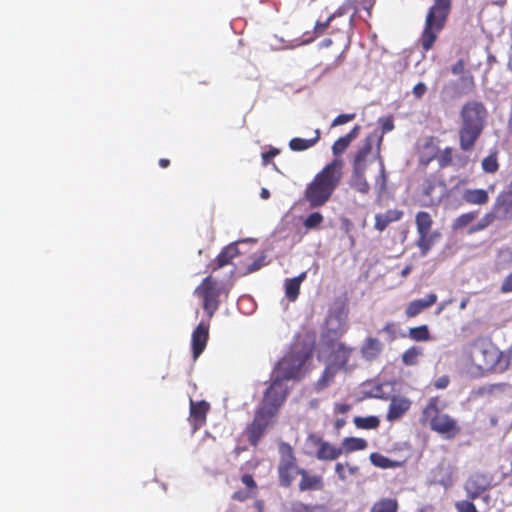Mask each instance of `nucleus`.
Here are the masks:
<instances>
[{
	"mask_svg": "<svg viewBox=\"0 0 512 512\" xmlns=\"http://www.w3.org/2000/svg\"><path fill=\"white\" fill-rule=\"evenodd\" d=\"M310 355L311 351L309 349L299 350L295 347L278 363L273 372V382L267 389L262 406L258 410L253 423L247 431L248 440L252 445H256L258 443L264 431L272 423V419L284 402L288 391V386L285 381L298 379L305 374L308 361L310 360Z\"/></svg>",
	"mask_w": 512,
	"mask_h": 512,
	"instance_id": "nucleus-1",
	"label": "nucleus"
},
{
	"mask_svg": "<svg viewBox=\"0 0 512 512\" xmlns=\"http://www.w3.org/2000/svg\"><path fill=\"white\" fill-rule=\"evenodd\" d=\"M382 135L377 133L369 134L362 147L357 151L353 161V171L355 173H363L371 168L373 164L377 166V174L374 177V186L378 191L386 188V170L383 158L381 157Z\"/></svg>",
	"mask_w": 512,
	"mask_h": 512,
	"instance_id": "nucleus-2",
	"label": "nucleus"
},
{
	"mask_svg": "<svg viewBox=\"0 0 512 512\" xmlns=\"http://www.w3.org/2000/svg\"><path fill=\"white\" fill-rule=\"evenodd\" d=\"M342 166L340 159H334L307 185L305 198L311 207H320L329 200L341 180Z\"/></svg>",
	"mask_w": 512,
	"mask_h": 512,
	"instance_id": "nucleus-3",
	"label": "nucleus"
},
{
	"mask_svg": "<svg viewBox=\"0 0 512 512\" xmlns=\"http://www.w3.org/2000/svg\"><path fill=\"white\" fill-rule=\"evenodd\" d=\"M486 116V109L481 103L469 102L463 106L460 129V145L463 150L472 149L483 130Z\"/></svg>",
	"mask_w": 512,
	"mask_h": 512,
	"instance_id": "nucleus-4",
	"label": "nucleus"
},
{
	"mask_svg": "<svg viewBox=\"0 0 512 512\" xmlns=\"http://www.w3.org/2000/svg\"><path fill=\"white\" fill-rule=\"evenodd\" d=\"M353 351V348L347 347L340 342H333L322 346L319 358L327 359L323 376L317 383L318 390L326 387L336 372L340 370L346 371L349 368V359Z\"/></svg>",
	"mask_w": 512,
	"mask_h": 512,
	"instance_id": "nucleus-5",
	"label": "nucleus"
},
{
	"mask_svg": "<svg viewBox=\"0 0 512 512\" xmlns=\"http://www.w3.org/2000/svg\"><path fill=\"white\" fill-rule=\"evenodd\" d=\"M450 5V0H435L430 8L426 16L425 28L421 39L424 50L427 51L432 47L438 33L443 29L450 11Z\"/></svg>",
	"mask_w": 512,
	"mask_h": 512,
	"instance_id": "nucleus-6",
	"label": "nucleus"
},
{
	"mask_svg": "<svg viewBox=\"0 0 512 512\" xmlns=\"http://www.w3.org/2000/svg\"><path fill=\"white\" fill-rule=\"evenodd\" d=\"M423 418L429 422L430 428L446 438L455 436L459 429L454 419L445 413H440L437 407V399H430L423 410Z\"/></svg>",
	"mask_w": 512,
	"mask_h": 512,
	"instance_id": "nucleus-7",
	"label": "nucleus"
},
{
	"mask_svg": "<svg viewBox=\"0 0 512 512\" xmlns=\"http://www.w3.org/2000/svg\"><path fill=\"white\" fill-rule=\"evenodd\" d=\"M280 461L278 465L279 480L281 485L289 486L297 475L303 471L296 464V458L292 448L286 443L279 445Z\"/></svg>",
	"mask_w": 512,
	"mask_h": 512,
	"instance_id": "nucleus-8",
	"label": "nucleus"
},
{
	"mask_svg": "<svg viewBox=\"0 0 512 512\" xmlns=\"http://www.w3.org/2000/svg\"><path fill=\"white\" fill-rule=\"evenodd\" d=\"M346 316L341 311L329 313L321 334L322 346L337 342L336 340L346 331Z\"/></svg>",
	"mask_w": 512,
	"mask_h": 512,
	"instance_id": "nucleus-9",
	"label": "nucleus"
},
{
	"mask_svg": "<svg viewBox=\"0 0 512 512\" xmlns=\"http://www.w3.org/2000/svg\"><path fill=\"white\" fill-rule=\"evenodd\" d=\"M220 293V285L210 276L205 278L202 284L195 289V294L203 298V306L209 317H212L218 308Z\"/></svg>",
	"mask_w": 512,
	"mask_h": 512,
	"instance_id": "nucleus-10",
	"label": "nucleus"
},
{
	"mask_svg": "<svg viewBox=\"0 0 512 512\" xmlns=\"http://www.w3.org/2000/svg\"><path fill=\"white\" fill-rule=\"evenodd\" d=\"M491 486V479L485 474H472L464 484L466 496L470 500L480 497Z\"/></svg>",
	"mask_w": 512,
	"mask_h": 512,
	"instance_id": "nucleus-11",
	"label": "nucleus"
},
{
	"mask_svg": "<svg viewBox=\"0 0 512 512\" xmlns=\"http://www.w3.org/2000/svg\"><path fill=\"white\" fill-rule=\"evenodd\" d=\"M474 363L482 369L493 368L499 359V351L492 345L476 347L472 352Z\"/></svg>",
	"mask_w": 512,
	"mask_h": 512,
	"instance_id": "nucleus-12",
	"label": "nucleus"
},
{
	"mask_svg": "<svg viewBox=\"0 0 512 512\" xmlns=\"http://www.w3.org/2000/svg\"><path fill=\"white\" fill-rule=\"evenodd\" d=\"M209 337V326L203 322L199 323L192 333V354L196 360L204 351Z\"/></svg>",
	"mask_w": 512,
	"mask_h": 512,
	"instance_id": "nucleus-13",
	"label": "nucleus"
},
{
	"mask_svg": "<svg viewBox=\"0 0 512 512\" xmlns=\"http://www.w3.org/2000/svg\"><path fill=\"white\" fill-rule=\"evenodd\" d=\"M411 406V401L403 396H393L390 401L387 413L388 421H395L401 418Z\"/></svg>",
	"mask_w": 512,
	"mask_h": 512,
	"instance_id": "nucleus-14",
	"label": "nucleus"
},
{
	"mask_svg": "<svg viewBox=\"0 0 512 512\" xmlns=\"http://www.w3.org/2000/svg\"><path fill=\"white\" fill-rule=\"evenodd\" d=\"M489 191H494V185L489 186L488 190L467 188L462 192V199L467 204L471 205H485L489 200Z\"/></svg>",
	"mask_w": 512,
	"mask_h": 512,
	"instance_id": "nucleus-15",
	"label": "nucleus"
},
{
	"mask_svg": "<svg viewBox=\"0 0 512 512\" xmlns=\"http://www.w3.org/2000/svg\"><path fill=\"white\" fill-rule=\"evenodd\" d=\"M383 348L384 345L379 339L367 337L360 348V353L365 360L371 361L381 354Z\"/></svg>",
	"mask_w": 512,
	"mask_h": 512,
	"instance_id": "nucleus-16",
	"label": "nucleus"
},
{
	"mask_svg": "<svg viewBox=\"0 0 512 512\" xmlns=\"http://www.w3.org/2000/svg\"><path fill=\"white\" fill-rule=\"evenodd\" d=\"M251 241L252 240L239 241L225 247L217 258V268L229 264L233 258L242 253L239 246L245 245Z\"/></svg>",
	"mask_w": 512,
	"mask_h": 512,
	"instance_id": "nucleus-17",
	"label": "nucleus"
},
{
	"mask_svg": "<svg viewBox=\"0 0 512 512\" xmlns=\"http://www.w3.org/2000/svg\"><path fill=\"white\" fill-rule=\"evenodd\" d=\"M437 300V295L430 293L422 299H417L409 303L406 308V314L409 317H415L424 309L432 306Z\"/></svg>",
	"mask_w": 512,
	"mask_h": 512,
	"instance_id": "nucleus-18",
	"label": "nucleus"
},
{
	"mask_svg": "<svg viewBox=\"0 0 512 512\" xmlns=\"http://www.w3.org/2000/svg\"><path fill=\"white\" fill-rule=\"evenodd\" d=\"M335 473L340 481L350 483L359 473V467L348 462L337 463L335 465Z\"/></svg>",
	"mask_w": 512,
	"mask_h": 512,
	"instance_id": "nucleus-19",
	"label": "nucleus"
},
{
	"mask_svg": "<svg viewBox=\"0 0 512 512\" xmlns=\"http://www.w3.org/2000/svg\"><path fill=\"white\" fill-rule=\"evenodd\" d=\"M342 454V448L336 447L329 442L323 441L316 452V457L321 461H332Z\"/></svg>",
	"mask_w": 512,
	"mask_h": 512,
	"instance_id": "nucleus-20",
	"label": "nucleus"
},
{
	"mask_svg": "<svg viewBox=\"0 0 512 512\" xmlns=\"http://www.w3.org/2000/svg\"><path fill=\"white\" fill-rule=\"evenodd\" d=\"M417 247L421 251V256H426L434 244L440 239L441 234L438 231L418 234Z\"/></svg>",
	"mask_w": 512,
	"mask_h": 512,
	"instance_id": "nucleus-21",
	"label": "nucleus"
},
{
	"mask_svg": "<svg viewBox=\"0 0 512 512\" xmlns=\"http://www.w3.org/2000/svg\"><path fill=\"white\" fill-rule=\"evenodd\" d=\"M209 409V405L205 401L194 402L190 400V414L193 419L195 428L201 425L206 418V413Z\"/></svg>",
	"mask_w": 512,
	"mask_h": 512,
	"instance_id": "nucleus-22",
	"label": "nucleus"
},
{
	"mask_svg": "<svg viewBox=\"0 0 512 512\" xmlns=\"http://www.w3.org/2000/svg\"><path fill=\"white\" fill-rule=\"evenodd\" d=\"M403 213L399 210H388L383 214L375 216V228L383 231L390 223L398 221Z\"/></svg>",
	"mask_w": 512,
	"mask_h": 512,
	"instance_id": "nucleus-23",
	"label": "nucleus"
},
{
	"mask_svg": "<svg viewBox=\"0 0 512 512\" xmlns=\"http://www.w3.org/2000/svg\"><path fill=\"white\" fill-rule=\"evenodd\" d=\"M315 136L311 139H303V138H292L289 142V148L292 151H304L311 147H313L319 140L320 131L316 129L314 131Z\"/></svg>",
	"mask_w": 512,
	"mask_h": 512,
	"instance_id": "nucleus-24",
	"label": "nucleus"
},
{
	"mask_svg": "<svg viewBox=\"0 0 512 512\" xmlns=\"http://www.w3.org/2000/svg\"><path fill=\"white\" fill-rule=\"evenodd\" d=\"M305 277H306V273L304 272L297 277L286 280L285 293H286V296L290 300L294 301L297 298L299 289H300V285H301L302 281L305 279Z\"/></svg>",
	"mask_w": 512,
	"mask_h": 512,
	"instance_id": "nucleus-25",
	"label": "nucleus"
},
{
	"mask_svg": "<svg viewBox=\"0 0 512 512\" xmlns=\"http://www.w3.org/2000/svg\"><path fill=\"white\" fill-rule=\"evenodd\" d=\"M398 511V502L393 498H382L376 501L370 512H397Z\"/></svg>",
	"mask_w": 512,
	"mask_h": 512,
	"instance_id": "nucleus-26",
	"label": "nucleus"
},
{
	"mask_svg": "<svg viewBox=\"0 0 512 512\" xmlns=\"http://www.w3.org/2000/svg\"><path fill=\"white\" fill-rule=\"evenodd\" d=\"M416 227H417V233L423 234V233H430L431 227L433 224L431 216L424 211H421L417 213L416 215Z\"/></svg>",
	"mask_w": 512,
	"mask_h": 512,
	"instance_id": "nucleus-27",
	"label": "nucleus"
},
{
	"mask_svg": "<svg viewBox=\"0 0 512 512\" xmlns=\"http://www.w3.org/2000/svg\"><path fill=\"white\" fill-rule=\"evenodd\" d=\"M351 186L358 192L362 194H367L370 190L369 183L366 180V175L363 173H355L353 171L352 177H351Z\"/></svg>",
	"mask_w": 512,
	"mask_h": 512,
	"instance_id": "nucleus-28",
	"label": "nucleus"
},
{
	"mask_svg": "<svg viewBox=\"0 0 512 512\" xmlns=\"http://www.w3.org/2000/svg\"><path fill=\"white\" fill-rule=\"evenodd\" d=\"M367 447V442L362 438H345L342 442V452H352L357 450H364Z\"/></svg>",
	"mask_w": 512,
	"mask_h": 512,
	"instance_id": "nucleus-29",
	"label": "nucleus"
},
{
	"mask_svg": "<svg viewBox=\"0 0 512 512\" xmlns=\"http://www.w3.org/2000/svg\"><path fill=\"white\" fill-rule=\"evenodd\" d=\"M481 167L485 173H495L499 168L497 152L494 151L485 157L481 162Z\"/></svg>",
	"mask_w": 512,
	"mask_h": 512,
	"instance_id": "nucleus-30",
	"label": "nucleus"
},
{
	"mask_svg": "<svg viewBox=\"0 0 512 512\" xmlns=\"http://www.w3.org/2000/svg\"><path fill=\"white\" fill-rule=\"evenodd\" d=\"M302 476L299 487L302 491L308 489H316L321 479L318 476H310L304 470L300 474Z\"/></svg>",
	"mask_w": 512,
	"mask_h": 512,
	"instance_id": "nucleus-31",
	"label": "nucleus"
},
{
	"mask_svg": "<svg viewBox=\"0 0 512 512\" xmlns=\"http://www.w3.org/2000/svg\"><path fill=\"white\" fill-rule=\"evenodd\" d=\"M476 217H477L476 212L464 213V214L458 216L454 220V222L452 224V228L454 230L462 229V228L466 227L467 225H469L470 223H472Z\"/></svg>",
	"mask_w": 512,
	"mask_h": 512,
	"instance_id": "nucleus-32",
	"label": "nucleus"
},
{
	"mask_svg": "<svg viewBox=\"0 0 512 512\" xmlns=\"http://www.w3.org/2000/svg\"><path fill=\"white\" fill-rule=\"evenodd\" d=\"M354 423L358 428L374 429L379 425V419L376 416L355 417Z\"/></svg>",
	"mask_w": 512,
	"mask_h": 512,
	"instance_id": "nucleus-33",
	"label": "nucleus"
},
{
	"mask_svg": "<svg viewBox=\"0 0 512 512\" xmlns=\"http://www.w3.org/2000/svg\"><path fill=\"white\" fill-rule=\"evenodd\" d=\"M495 206L497 208H502L505 216H512V198L507 194L498 195Z\"/></svg>",
	"mask_w": 512,
	"mask_h": 512,
	"instance_id": "nucleus-34",
	"label": "nucleus"
},
{
	"mask_svg": "<svg viewBox=\"0 0 512 512\" xmlns=\"http://www.w3.org/2000/svg\"><path fill=\"white\" fill-rule=\"evenodd\" d=\"M409 336L414 341H427L430 338V333L426 325L411 328Z\"/></svg>",
	"mask_w": 512,
	"mask_h": 512,
	"instance_id": "nucleus-35",
	"label": "nucleus"
},
{
	"mask_svg": "<svg viewBox=\"0 0 512 512\" xmlns=\"http://www.w3.org/2000/svg\"><path fill=\"white\" fill-rule=\"evenodd\" d=\"M323 440L320 436L316 434H310L305 442V451L309 454H313L317 452L319 447L321 446Z\"/></svg>",
	"mask_w": 512,
	"mask_h": 512,
	"instance_id": "nucleus-36",
	"label": "nucleus"
},
{
	"mask_svg": "<svg viewBox=\"0 0 512 512\" xmlns=\"http://www.w3.org/2000/svg\"><path fill=\"white\" fill-rule=\"evenodd\" d=\"M421 354L422 350L420 348L411 347L404 352L402 360L406 365H415Z\"/></svg>",
	"mask_w": 512,
	"mask_h": 512,
	"instance_id": "nucleus-37",
	"label": "nucleus"
},
{
	"mask_svg": "<svg viewBox=\"0 0 512 512\" xmlns=\"http://www.w3.org/2000/svg\"><path fill=\"white\" fill-rule=\"evenodd\" d=\"M323 222V216L319 212L311 213L303 222L307 229H318Z\"/></svg>",
	"mask_w": 512,
	"mask_h": 512,
	"instance_id": "nucleus-38",
	"label": "nucleus"
},
{
	"mask_svg": "<svg viewBox=\"0 0 512 512\" xmlns=\"http://www.w3.org/2000/svg\"><path fill=\"white\" fill-rule=\"evenodd\" d=\"M266 264V255L262 252L253 258L251 264L247 266L246 273L257 271Z\"/></svg>",
	"mask_w": 512,
	"mask_h": 512,
	"instance_id": "nucleus-39",
	"label": "nucleus"
},
{
	"mask_svg": "<svg viewBox=\"0 0 512 512\" xmlns=\"http://www.w3.org/2000/svg\"><path fill=\"white\" fill-rule=\"evenodd\" d=\"M370 461L372 462L373 465L380 468L392 467V461L378 453H372L370 455Z\"/></svg>",
	"mask_w": 512,
	"mask_h": 512,
	"instance_id": "nucleus-40",
	"label": "nucleus"
},
{
	"mask_svg": "<svg viewBox=\"0 0 512 512\" xmlns=\"http://www.w3.org/2000/svg\"><path fill=\"white\" fill-rule=\"evenodd\" d=\"M291 512H328L324 506H307L297 503L292 506Z\"/></svg>",
	"mask_w": 512,
	"mask_h": 512,
	"instance_id": "nucleus-41",
	"label": "nucleus"
},
{
	"mask_svg": "<svg viewBox=\"0 0 512 512\" xmlns=\"http://www.w3.org/2000/svg\"><path fill=\"white\" fill-rule=\"evenodd\" d=\"M494 220L493 214H486L484 217L481 218V220L474 226H472L469 229V233H475L478 231H481L485 229L487 226H489Z\"/></svg>",
	"mask_w": 512,
	"mask_h": 512,
	"instance_id": "nucleus-42",
	"label": "nucleus"
},
{
	"mask_svg": "<svg viewBox=\"0 0 512 512\" xmlns=\"http://www.w3.org/2000/svg\"><path fill=\"white\" fill-rule=\"evenodd\" d=\"M389 388V385L387 384H381L377 385L369 392V395L374 398L379 399H385L389 397V391L387 389Z\"/></svg>",
	"mask_w": 512,
	"mask_h": 512,
	"instance_id": "nucleus-43",
	"label": "nucleus"
},
{
	"mask_svg": "<svg viewBox=\"0 0 512 512\" xmlns=\"http://www.w3.org/2000/svg\"><path fill=\"white\" fill-rule=\"evenodd\" d=\"M457 512H478L474 503L469 500H461L455 503Z\"/></svg>",
	"mask_w": 512,
	"mask_h": 512,
	"instance_id": "nucleus-44",
	"label": "nucleus"
},
{
	"mask_svg": "<svg viewBox=\"0 0 512 512\" xmlns=\"http://www.w3.org/2000/svg\"><path fill=\"white\" fill-rule=\"evenodd\" d=\"M350 141L345 137H340L338 140H336L332 146V151L334 155H339L343 153L347 147L350 145Z\"/></svg>",
	"mask_w": 512,
	"mask_h": 512,
	"instance_id": "nucleus-45",
	"label": "nucleus"
},
{
	"mask_svg": "<svg viewBox=\"0 0 512 512\" xmlns=\"http://www.w3.org/2000/svg\"><path fill=\"white\" fill-rule=\"evenodd\" d=\"M398 330V325L393 322H390L383 327L382 332L387 335L388 341H393L398 335Z\"/></svg>",
	"mask_w": 512,
	"mask_h": 512,
	"instance_id": "nucleus-46",
	"label": "nucleus"
},
{
	"mask_svg": "<svg viewBox=\"0 0 512 512\" xmlns=\"http://www.w3.org/2000/svg\"><path fill=\"white\" fill-rule=\"evenodd\" d=\"M354 118H355V114H341L333 120L331 126L336 127V126L346 124V123L352 121Z\"/></svg>",
	"mask_w": 512,
	"mask_h": 512,
	"instance_id": "nucleus-47",
	"label": "nucleus"
},
{
	"mask_svg": "<svg viewBox=\"0 0 512 512\" xmlns=\"http://www.w3.org/2000/svg\"><path fill=\"white\" fill-rule=\"evenodd\" d=\"M452 161V150L446 148L438 157L440 166H446Z\"/></svg>",
	"mask_w": 512,
	"mask_h": 512,
	"instance_id": "nucleus-48",
	"label": "nucleus"
},
{
	"mask_svg": "<svg viewBox=\"0 0 512 512\" xmlns=\"http://www.w3.org/2000/svg\"><path fill=\"white\" fill-rule=\"evenodd\" d=\"M380 123H381L382 131L380 133L376 132L378 135L383 136V134H385L389 131H392L394 129L393 121L390 118H382V119H380Z\"/></svg>",
	"mask_w": 512,
	"mask_h": 512,
	"instance_id": "nucleus-49",
	"label": "nucleus"
},
{
	"mask_svg": "<svg viewBox=\"0 0 512 512\" xmlns=\"http://www.w3.org/2000/svg\"><path fill=\"white\" fill-rule=\"evenodd\" d=\"M253 496V492L249 490L237 491L233 494V499L238 501H245L246 499Z\"/></svg>",
	"mask_w": 512,
	"mask_h": 512,
	"instance_id": "nucleus-50",
	"label": "nucleus"
},
{
	"mask_svg": "<svg viewBox=\"0 0 512 512\" xmlns=\"http://www.w3.org/2000/svg\"><path fill=\"white\" fill-rule=\"evenodd\" d=\"M242 483L247 487V490L249 491H253L256 488V483L250 475H244L242 477Z\"/></svg>",
	"mask_w": 512,
	"mask_h": 512,
	"instance_id": "nucleus-51",
	"label": "nucleus"
},
{
	"mask_svg": "<svg viewBox=\"0 0 512 512\" xmlns=\"http://www.w3.org/2000/svg\"><path fill=\"white\" fill-rule=\"evenodd\" d=\"M278 154H279V150L276 148H272L270 151L262 153V159H263L264 165L268 164L270 159H272L273 157H275Z\"/></svg>",
	"mask_w": 512,
	"mask_h": 512,
	"instance_id": "nucleus-52",
	"label": "nucleus"
},
{
	"mask_svg": "<svg viewBox=\"0 0 512 512\" xmlns=\"http://www.w3.org/2000/svg\"><path fill=\"white\" fill-rule=\"evenodd\" d=\"M501 290L503 292H512V272L504 279Z\"/></svg>",
	"mask_w": 512,
	"mask_h": 512,
	"instance_id": "nucleus-53",
	"label": "nucleus"
},
{
	"mask_svg": "<svg viewBox=\"0 0 512 512\" xmlns=\"http://www.w3.org/2000/svg\"><path fill=\"white\" fill-rule=\"evenodd\" d=\"M426 92V86L425 84L423 83H418L417 85L414 86L413 88V94L417 97V98H420L424 95V93Z\"/></svg>",
	"mask_w": 512,
	"mask_h": 512,
	"instance_id": "nucleus-54",
	"label": "nucleus"
},
{
	"mask_svg": "<svg viewBox=\"0 0 512 512\" xmlns=\"http://www.w3.org/2000/svg\"><path fill=\"white\" fill-rule=\"evenodd\" d=\"M448 383L449 378L447 376H441L435 381L434 385L437 389H444L448 386Z\"/></svg>",
	"mask_w": 512,
	"mask_h": 512,
	"instance_id": "nucleus-55",
	"label": "nucleus"
},
{
	"mask_svg": "<svg viewBox=\"0 0 512 512\" xmlns=\"http://www.w3.org/2000/svg\"><path fill=\"white\" fill-rule=\"evenodd\" d=\"M360 126L356 125L345 137L352 142L359 134Z\"/></svg>",
	"mask_w": 512,
	"mask_h": 512,
	"instance_id": "nucleus-56",
	"label": "nucleus"
},
{
	"mask_svg": "<svg viewBox=\"0 0 512 512\" xmlns=\"http://www.w3.org/2000/svg\"><path fill=\"white\" fill-rule=\"evenodd\" d=\"M350 409V406L348 404H344V403H337L335 405V412L336 413H341V414H344L346 413L347 411H349Z\"/></svg>",
	"mask_w": 512,
	"mask_h": 512,
	"instance_id": "nucleus-57",
	"label": "nucleus"
},
{
	"mask_svg": "<svg viewBox=\"0 0 512 512\" xmlns=\"http://www.w3.org/2000/svg\"><path fill=\"white\" fill-rule=\"evenodd\" d=\"M331 20H332V16H330L324 23H321V24L318 23L317 29L325 30L328 27Z\"/></svg>",
	"mask_w": 512,
	"mask_h": 512,
	"instance_id": "nucleus-58",
	"label": "nucleus"
},
{
	"mask_svg": "<svg viewBox=\"0 0 512 512\" xmlns=\"http://www.w3.org/2000/svg\"><path fill=\"white\" fill-rule=\"evenodd\" d=\"M260 197H261L262 199H268V198L270 197V192H269V190H268V189H266V188H262L261 193H260Z\"/></svg>",
	"mask_w": 512,
	"mask_h": 512,
	"instance_id": "nucleus-59",
	"label": "nucleus"
},
{
	"mask_svg": "<svg viewBox=\"0 0 512 512\" xmlns=\"http://www.w3.org/2000/svg\"><path fill=\"white\" fill-rule=\"evenodd\" d=\"M345 424L344 419H337L335 422V426L337 429H340Z\"/></svg>",
	"mask_w": 512,
	"mask_h": 512,
	"instance_id": "nucleus-60",
	"label": "nucleus"
},
{
	"mask_svg": "<svg viewBox=\"0 0 512 512\" xmlns=\"http://www.w3.org/2000/svg\"><path fill=\"white\" fill-rule=\"evenodd\" d=\"M481 498H482V501L485 502L486 504H489L491 501V497L489 494H484L481 496Z\"/></svg>",
	"mask_w": 512,
	"mask_h": 512,
	"instance_id": "nucleus-61",
	"label": "nucleus"
},
{
	"mask_svg": "<svg viewBox=\"0 0 512 512\" xmlns=\"http://www.w3.org/2000/svg\"><path fill=\"white\" fill-rule=\"evenodd\" d=\"M159 164H160V166H161L162 168H166V167L168 166V164H169V160H167V159H161V160L159 161Z\"/></svg>",
	"mask_w": 512,
	"mask_h": 512,
	"instance_id": "nucleus-62",
	"label": "nucleus"
},
{
	"mask_svg": "<svg viewBox=\"0 0 512 512\" xmlns=\"http://www.w3.org/2000/svg\"><path fill=\"white\" fill-rule=\"evenodd\" d=\"M411 271V267L407 266L402 270V276H407Z\"/></svg>",
	"mask_w": 512,
	"mask_h": 512,
	"instance_id": "nucleus-63",
	"label": "nucleus"
},
{
	"mask_svg": "<svg viewBox=\"0 0 512 512\" xmlns=\"http://www.w3.org/2000/svg\"><path fill=\"white\" fill-rule=\"evenodd\" d=\"M497 422H498V420H497V418L495 416L490 417V424L492 426L497 425Z\"/></svg>",
	"mask_w": 512,
	"mask_h": 512,
	"instance_id": "nucleus-64",
	"label": "nucleus"
}]
</instances>
